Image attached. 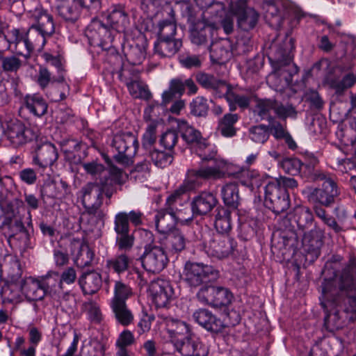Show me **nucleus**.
<instances>
[{"instance_id":"c03bdc74","label":"nucleus","mask_w":356,"mask_h":356,"mask_svg":"<svg viewBox=\"0 0 356 356\" xmlns=\"http://www.w3.org/2000/svg\"><path fill=\"white\" fill-rule=\"evenodd\" d=\"M111 308L119 323L127 326L132 323L134 315L128 309L126 302L111 303Z\"/></svg>"},{"instance_id":"3c124183","label":"nucleus","mask_w":356,"mask_h":356,"mask_svg":"<svg viewBox=\"0 0 356 356\" xmlns=\"http://www.w3.org/2000/svg\"><path fill=\"white\" fill-rule=\"evenodd\" d=\"M132 295L131 288L122 282L116 281L114 286V296L111 303L126 302V300Z\"/></svg>"},{"instance_id":"6e6552de","label":"nucleus","mask_w":356,"mask_h":356,"mask_svg":"<svg viewBox=\"0 0 356 356\" xmlns=\"http://www.w3.org/2000/svg\"><path fill=\"white\" fill-rule=\"evenodd\" d=\"M202 159L204 161H213V165L202 166L199 169L188 170L191 177L196 181L198 186L201 184L200 179H220L224 176V170L227 165L225 161L218 159H212L211 157H204Z\"/></svg>"},{"instance_id":"c756f323","label":"nucleus","mask_w":356,"mask_h":356,"mask_svg":"<svg viewBox=\"0 0 356 356\" xmlns=\"http://www.w3.org/2000/svg\"><path fill=\"white\" fill-rule=\"evenodd\" d=\"M132 264V259L126 253L118 254L106 260V268L118 275L127 271Z\"/></svg>"},{"instance_id":"473e14b6","label":"nucleus","mask_w":356,"mask_h":356,"mask_svg":"<svg viewBox=\"0 0 356 356\" xmlns=\"http://www.w3.org/2000/svg\"><path fill=\"white\" fill-rule=\"evenodd\" d=\"M46 294L51 298L58 296L62 292L63 286H60V275L58 272L49 271L45 275L40 277Z\"/></svg>"},{"instance_id":"0eeeda50","label":"nucleus","mask_w":356,"mask_h":356,"mask_svg":"<svg viewBox=\"0 0 356 356\" xmlns=\"http://www.w3.org/2000/svg\"><path fill=\"white\" fill-rule=\"evenodd\" d=\"M236 247V241L227 235L216 234L205 245L208 256L218 259H223L232 255Z\"/></svg>"},{"instance_id":"72a5a7b5","label":"nucleus","mask_w":356,"mask_h":356,"mask_svg":"<svg viewBox=\"0 0 356 356\" xmlns=\"http://www.w3.org/2000/svg\"><path fill=\"white\" fill-rule=\"evenodd\" d=\"M259 13L252 8H245L237 13L239 28L248 31L255 27L259 20Z\"/></svg>"},{"instance_id":"a211bd4d","label":"nucleus","mask_w":356,"mask_h":356,"mask_svg":"<svg viewBox=\"0 0 356 356\" xmlns=\"http://www.w3.org/2000/svg\"><path fill=\"white\" fill-rule=\"evenodd\" d=\"M58 158V149L51 143H45L40 145L33 156V162L41 168L51 166Z\"/></svg>"},{"instance_id":"6e6d98bb","label":"nucleus","mask_w":356,"mask_h":356,"mask_svg":"<svg viewBox=\"0 0 356 356\" xmlns=\"http://www.w3.org/2000/svg\"><path fill=\"white\" fill-rule=\"evenodd\" d=\"M149 157L154 165L159 168L168 166L172 163L173 159L171 154L157 149L150 151Z\"/></svg>"},{"instance_id":"13d9d810","label":"nucleus","mask_w":356,"mask_h":356,"mask_svg":"<svg viewBox=\"0 0 356 356\" xmlns=\"http://www.w3.org/2000/svg\"><path fill=\"white\" fill-rule=\"evenodd\" d=\"M1 296L4 302H17L19 298L18 286L15 284L3 285L1 288Z\"/></svg>"},{"instance_id":"de8ad7c7","label":"nucleus","mask_w":356,"mask_h":356,"mask_svg":"<svg viewBox=\"0 0 356 356\" xmlns=\"http://www.w3.org/2000/svg\"><path fill=\"white\" fill-rule=\"evenodd\" d=\"M125 55L129 63L133 65H139L146 56L145 45L131 44L126 51Z\"/></svg>"},{"instance_id":"a18cd8bd","label":"nucleus","mask_w":356,"mask_h":356,"mask_svg":"<svg viewBox=\"0 0 356 356\" xmlns=\"http://www.w3.org/2000/svg\"><path fill=\"white\" fill-rule=\"evenodd\" d=\"M48 37L36 30L33 26H30L27 31L26 45L29 49L33 51L35 49H42L46 44Z\"/></svg>"},{"instance_id":"ddd939ff","label":"nucleus","mask_w":356,"mask_h":356,"mask_svg":"<svg viewBox=\"0 0 356 356\" xmlns=\"http://www.w3.org/2000/svg\"><path fill=\"white\" fill-rule=\"evenodd\" d=\"M172 343L182 356H204L206 353L200 339L192 334L182 339H172Z\"/></svg>"},{"instance_id":"c85d7f7f","label":"nucleus","mask_w":356,"mask_h":356,"mask_svg":"<svg viewBox=\"0 0 356 356\" xmlns=\"http://www.w3.org/2000/svg\"><path fill=\"white\" fill-rule=\"evenodd\" d=\"M70 193L67 184L63 181H50L43 185L41 189L42 196L54 199H63Z\"/></svg>"},{"instance_id":"2eb2a0df","label":"nucleus","mask_w":356,"mask_h":356,"mask_svg":"<svg viewBox=\"0 0 356 356\" xmlns=\"http://www.w3.org/2000/svg\"><path fill=\"white\" fill-rule=\"evenodd\" d=\"M189 21L192 24L191 40L193 44H204L208 40L213 38V34L216 31L213 24L208 23L204 19L195 22L191 17L189 18Z\"/></svg>"},{"instance_id":"2f4dec72","label":"nucleus","mask_w":356,"mask_h":356,"mask_svg":"<svg viewBox=\"0 0 356 356\" xmlns=\"http://www.w3.org/2000/svg\"><path fill=\"white\" fill-rule=\"evenodd\" d=\"M107 24L117 33L124 32L129 25V19L124 10L114 9L107 17Z\"/></svg>"},{"instance_id":"a19ab883","label":"nucleus","mask_w":356,"mask_h":356,"mask_svg":"<svg viewBox=\"0 0 356 356\" xmlns=\"http://www.w3.org/2000/svg\"><path fill=\"white\" fill-rule=\"evenodd\" d=\"M166 325L171 341L175 339H182V337L191 334L188 325L184 321L168 318L166 320Z\"/></svg>"},{"instance_id":"8fccbe9b","label":"nucleus","mask_w":356,"mask_h":356,"mask_svg":"<svg viewBox=\"0 0 356 356\" xmlns=\"http://www.w3.org/2000/svg\"><path fill=\"white\" fill-rule=\"evenodd\" d=\"M294 219L299 229L304 232L312 225L314 217L308 208H300L296 211Z\"/></svg>"},{"instance_id":"864d4df0","label":"nucleus","mask_w":356,"mask_h":356,"mask_svg":"<svg viewBox=\"0 0 356 356\" xmlns=\"http://www.w3.org/2000/svg\"><path fill=\"white\" fill-rule=\"evenodd\" d=\"M222 97H225L227 102H234L237 106L243 109L247 108L249 106L250 102V99L249 97L234 92L229 84L228 85L227 91H224Z\"/></svg>"},{"instance_id":"bf43d9fd","label":"nucleus","mask_w":356,"mask_h":356,"mask_svg":"<svg viewBox=\"0 0 356 356\" xmlns=\"http://www.w3.org/2000/svg\"><path fill=\"white\" fill-rule=\"evenodd\" d=\"M191 113L196 116H205L209 110L207 100L201 96L195 97L190 104Z\"/></svg>"},{"instance_id":"052dcab7","label":"nucleus","mask_w":356,"mask_h":356,"mask_svg":"<svg viewBox=\"0 0 356 356\" xmlns=\"http://www.w3.org/2000/svg\"><path fill=\"white\" fill-rule=\"evenodd\" d=\"M241 182L246 186L259 187L261 185V175L255 170H243L241 172Z\"/></svg>"},{"instance_id":"58836bf2","label":"nucleus","mask_w":356,"mask_h":356,"mask_svg":"<svg viewBox=\"0 0 356 356\" xmlns=\"http://www.w3.org/2000/svg\"><path fill=\"white\" fill-rule=\"evenodd\" d=\"M216 211L215 227L218 234L225 235L232 229L231 212L223 207H218Z\"/></svg>"},{"instance_id":"412c9836","label":"nucleus","mask_w":356,"mask_h":356,"mask_svg":"<svg viewBox=\"0 0 356 356\" xmlns=\"http://www.w3.org/2000/svg\"><path fill=\"white\" fill-rule=\"evenodd\" d=\"M195 79L203 88L213 90L218 97H222L224 91L228 90L229 84L213 74L199 72L195 75Z\"/></svg>"},{"instance_id":"603ef678","label":"nucleus","mask_w":356,"mask_h":356,"mask_svg":"<svg viewBox=\"0 0 356 356\" xmlns=\"http://www.w3.org/2000/svg\"><path fill=\"white\" fill-rule=\"evenodd\" d=\"M276 101L271 99H258L256 102L255 112L261 119L273 118L270 115L271 110L275 111Z\"/></svg>"},{"instance_id":"69168bd1","label":"nucleus","mask_w":356,"mask_h":356,"mask_svg":"<svg viewBox=\"0 0 356 356\" xmlns=\"http://www.w3.org/2000/svg\"><path fill=\"white\" fill-rule=\"evenodd\" d=\"M22 65V61L15 56L1 58V67L4 72H17Z\"/></svg>"},{"instance_id":"4468645a","label":"nucleus","mask_w":356,"mask_h":356,"mask_svg":"<svg viewBox=\"0 0 356 356\" xmlns=\"http://www.w3.org/2000/svg\"><path fill=\"white\" fill-rule=\"evenodd\" d=\"M157 109L158 106L149 105L144 111V119L148 123L143 136V146L145 149L152 147L156 140V129L159 123L156 113Z\"/></svg>"},{"instance_id":"5701e85b","label":"nucleus","mask_w":356,"mask_h":356,"mask_svg":"<svg viewBox=\"0 0 356 356\" xmlns=\"http://www.w3.org/2000/svg\"><path fill=\"white\" fill-rule=\"evenodd\" d=\"M79 283L84 294L92 295L101 289L102 277L96 271H88L80 276Z\"/></svg>"},{"instance_id":"7ed1b4c3","label":"nucleus","mask_w":356,"mask_h":356,"mask_svg":"<svg viewBox=\"0 0 356 356\" xmlns=\"http://www.w3.org/2000/svg\"><path fill=\"white\" fill-rule=\"evenodd\" d=\"M112 146L118 152L114 155V159L120 164L129 165L136 153L138 143L137 138L131 132H122L114 136Z\"/></svg>"},{"instance_id":"9b49d317","label":"nucleus","mask_w":356,"mask_h":356,"mask_svg":"<svg viewBox=\"0 0 356 356\" xmlns=\"http://www.w3.org/2000/svg\"><path fill=\"white\" fill-rule=\"evenodd\" d=\"M6 135L12 145L18 147L30 142L37 137V134L27 128L19 120L10 121L7 127Z\"/></svg>"},{"instance_id":"f257e3e1","label":"nucleus","mask_w":356,"mask_h":356,"mask_svg":"<svg viewBox=\"0 0 356 356\" xmlns=\"http://www.w3.org/2000/svg\"><path fill=\"white\" fill-rule=\"evenodd\" d=\"M321 288L319 300L326 330L334 332L356 320V258L334 277L325 279Z\"/></svg>"},{"instance_id":"c9c22d12","label":"nucleus","mask_w":356,"mask_h":356,"mask_svg":"<svg viewBox=\"0 0 356 356\" xmlns=\"http://www.w3.org/2000/svg\"><path fill=\"white\" fill-rule=\"evenodd\" d=\"M199 186L187 172L186 177L183 183L167 198L166 207H173L174 204L184 193L194 190Z\"/></svg>"},{"instance_id":"f03ea898","label":"nucleus","mask_w":356,"mask_h":356,"mask_svg":"<svg viewBox=\"0 0 356 356\" xmlns=\"http://www.w3.org/2000/svg\"><path fill=\"white\" fill-rule=\"evenodd\" d=\"M181 276L190 287L197 288L216 280L219 277V272L212 266L186 261Z\"/></svg>"},{"instance_id":"cd10ccee","label":"nucleus","mask_w":356,"mask_h":356,"mask_svg":"<svg viewBox=\"0 0 356 356\" xmlns=\"http://www.w3.org/2000/svg\"><path fill=\"white\" fill-rule=\"evenodd\" d=\"M161 243L172 252H180L185 249L186 238L178 229H174L161 238Z\"/></svg>"},{"instance_id":"79ce46f5","label":"nucleus","mask_w":356,"mask_h":356,"mask_svg":"<svg viewBox=\"0 0 356 356\" xmlns=\"http://www.w3.org/2000/svg\"><path fill=\"white\" fill-rule=\"evenodd\" d=\"M35 81L42 90H44L54 82L63 83L65 78L63 73L58 74L57 77H54L47 67L40 66Z\"/></svg>"},{"instance_id":"39448f33","label":"nucleus","mask_w":356,"mask_h":356,"mask_svg":"<svg viewBox=\"0 0 356 356\" xmlns=\"http://www.w3.org/2000/svg\"><path fill=\"white\" fill-rule=\"evenodd\" d=\"M192 221V216L189 215L187 218L182 216L181 211H175L174 208L166 207L157 211L155 216V226L157 231L166 235L172 232L175 224L181 225H187Z\"/></svg>"},{"instance_id":"49530a36","label":"nucleus","mask_w":356,"mask_h":356,"mask_svg":"<svg viewBox=\"0 0 356 356\" xmlns=\"http://www.w3.org/2000/svg\"><path fill=\"white\" fill-rule=\"evenodd\" d=\"M314 181H323L322 188L326 189L327 193L332 191L334 200L339 195L340 190L338 188L337 184L330 175L323 172H315L314 174ZM328 194L330 195V193Z\"/></svg>"},{"instance_id":"6ab92c4d","label":"nucleus","mask_w":356,"mask_h":356,"mask_svg":"<svg viewBox=\"0 0 356 356\" xmlns=\"http://www.w3.org/2000/svg\"><path fill=\"white\" fill-rule=\"evenodd\" d=\"M193 317L196 323L210 332L218 333L222 332L225 327L221 320L206 309L196 310L193 313Z\"/></svg>"},{"instance_id":"09e8293b","label":"nucleus","mask_w":356,"mask_h":356,"mask_svg":"<svg viewBox=\"0 0 356 356\" xmlns=\"http://www.w3.org/2000/svg\"><path fill=\"white\" fill-rule=\"evenodd\" d=\"M213 305L216 307H221L229 305L233 296L231 291L225 287L216 286Z\"/></svg>"},{"instance_id":"5fc2aeb1","label":"nucleus","mask_w":356,"mask_h":356,"mask_svg":"<svg viewBox=\"0 0 356 356\" xmlns=\"http://www.w3.org/2000/svg\"><path fill=\"white\" fill-rule=\"evenodd\" d=\"M354 83V76L348 74L343 76L341 80H332L330 85L331 88L334 90L337 95H341L346 90L353 86Z\"/></svg>"},{"instance_id":"aec40b11","label":"nucleus","mask_w":356,"mask_h":356,"mask_svg":"<svg viewBox=\"0 0 356 356\" xmlns=\"http://www.w3.org/2000/svg\"><path fill=\"white\" fill-rule=\"evenodd\" d=\"M216 196L209 192H202L195 196L191 202V210L195 216H204L209 213L216 205Z\"/></svg>"},{"instance_id":"bb28decb","label":"nucleus","mask_w":356,"mask_h":356,"mask_svg":"<svg viewBox=\"0 0 356 356\" xmlns=\"http://www.w3.org/2000/svg\"><path fill=\"white\" fill-rule=\"evenodd\" d=\"M182 46V42L178 39L159 38L154 43V53L160 57H171Z\"/></svg>"},{"instance_id":"ea45409f","label":"nucleus","mask_w":356,"mask_h":356,"mask_svg":"<svg viewBox=\"0 0 356 356\" xmlns=\"http://www.w3.org/2000/svg\"><path fill=\"white\" fill-rule=\"evenodd\" d=\"M326 189L323 188H315L309 190L307 197L308 201L313 203H318L322 206L330 207L334 202L333 194H328ZM330 193H333L331 191Z\"/></svg>"},{"instance_id":"f704fd0d","label":"nucleus","mask_w":356,"mask_h":356,"mask_svg":"<svg viewBox=\"0 0 356 356\" xmlns=\"http://www.w3.org/2000/svg\"><path fill=\"white\" fill-rule=\"evenodd\" d=\"M129 94L134 98H139L148 100L151 98L152 94L147 85L138 79L125 78L124 80Z\"/></svg>"},{"instance_id":"37998d69","label":"nucleus","mask_w":356,"mask_h":356,"mask_svg":"<svg viewBox=\"0 0 356 356\" xmlns=\"http://www.w3.org/2000/svg\"><path fill=\"white\" fill-rule=\"evenodd\" d=\"M237 114L227 113L220 120L218 131L225 137H232L236 134L235 123L238 120Z\"/></svg>"},{"instance_id":"4c0bfd02","label":"nucleus","mask_w":356,"mask_h":356,"mask_svg":"<svg viewBox=\"0 0 356 356\" xmlns=\"http://www.w3.org/2000/svg\"><path fill=\"white\" fill-rule=\"evenodd\" d=\"M179 131L183 139L186 143L195 144L200 147L207 146V141L202 138L200 132L186 122L179 124Z\"/></svg>"},{"instance_id":"4d7b16f0","label":"nucleus","mask_w":356,"mask_h":356,"mask_svg":"<svg viewBox=\"0 0 356 356\" xmlns=\"http://www.w3.org/2000/svg\"><path fill=\"white\" fill-rule=\"evenodd\" d=\"M54 300L59 302L60 306L65 309L67 312H72L76 306L75 298L67 291H64L63 289L62 292L58 294V296L53 297Z\"/></svg>"},{"instance_id":"e433bc0d","label":"nucleus","mask_w":356,"mask_h":356,"mask_svg":"<svg viewBox=\"0 0 356 356\" xmlns=\"http://www.w3.org/2000/svg\"><path fill=\"white\" fill-rule=\"evenodd\" d=\"M221 197L226 206L236 209L240 202L238 185L234 182L224 185L221 188Z\"/></svg>"},{"instance_id":"f8f14e48","label":"nucleus","mask_w":356,"mask_h":356,"mask_svg":"<svg viewBox=\"0 0 356 356\" xmlns=\"http://www.w3.org/2000/svg\"><path fill=\"white\" fill-rule=\"evenodd\" d=\"M103 191L102 186L96 183H88L82 188V201L90 215H96L102 204Z\"/></svg>"},{"instance_id":"0e129e2a","label":"nucleus","mask_w":356,"mask_h":356,"mask_svg":"<svg viewBox=\"0 0 356 356\" xmlns=\"http://www.w3.org/2000/svg\"><path fill=\"white\" fill-rule=\"evenodd\" d=\"M252 140L258 143H264L269 138L268 127L264 125L255 126L250 129Z\"/></svg>"},{"instance_id":"e2e57ef3","label":"nucleus","mask_w":356,"mask_h":356,"mask_svg":"<svg viewBox=\"0 0 356 356\" xmlns=\"http://www.w3.org/2000/svg\"><path fill=\"white\" fill-rule=\"evenodd\" d=\"M216 286L204 284L196 294L197 298L202 303L213 305Z\"/></svg>"},{"instance_id":"9d476101","label":"nucleus","mask_w":356,"mask_h":356,"mask_svg":"<svg viewBox=\"0 0 356 356\" xmlns=\"http://www.w3.org/2000/svg\"><path fill=\"white\" fill-rule=\"evenodd\" d=\"M149 293L157 307H164L175 296L173 287L169 281L157 279L150 283Z\"/></svg>"},{"instance_id":"dca6fc26","label":"nucleus","mask_w":356,"mask_h":356,"mask_svg":"<svg viewBox=\"0 0 356 356\" xmlns=\"http://www.w3.org/2000/svg\"><path fill=\"white\" fill-rule=\"evenodd\" d=\"M31 13L35 21L31 26L47 37L51 36L55 31L52 15L40 6L36 7Z\"/></svg>"},{"instance_id":"393cba45","label":"nucleus","mask_w":356,"mask_h":356,"mask_svg":"<svg viewBox=\"0 0 356 356\" xmlns=\"http://www.w3.org/2000/svg\"><path fill=\"white\" fill-rule=\"evenodd\" d=\"M232 56L230 43L227 40H220L211 43L210 46V58L213 63H224Z\"/></svg>"},{"instance_id":"4be33fe9","label":"nucleus","mask_w":356,"mask_h":356,"mask_svg":"<svg viewBox=\"0 0 356 356\" xmlns=\"http://www.w3.org/2000/svg\"><path fill=\"white\" fill-rule=\"evenodd\" d=\"M323 237L324 232L316 226L304 234L302 243L308 253H311L315 257H318L323 243Z\"/></svg>"},{"instance_id":"f3484780","label":"nucleus","mask_w":356,"mask_h":356,"mask_svg":"<svg viewBox=\"0 0 356 356\" xmlns=\"http://www.w3.org/2000/svg\"><path fill=\"white\" fill-rule=\"evenodd\" d=\"M143 214L139 211L132 210L129 213L126 211L118 212L114 218V230L116 234H124L129 232V222L138 226L143 223Z\"/></svg>"},{"instance_id":"20e7f679","label":"nucleus","mask_w":356,"mask_h":356,"mask_svg":"<svg viewBox=\"0 0 356 356\" xmlns=\"http://www.w3.org/2000/svg\"><path fill=\"white\" fill-rule=\"evenodd\" d=\"M264 204L275 213L286 211L290 205L288 192L282 188L277 180L272 179L265 186Z\"/></svg>"},{"instance_id":"338daca9","label":"nucleus","mask_w":356,"mask_h":356,"mask_svg":"<svg viewBox=\"0 0 356 356\" xmlns=\"http://www.w3.org/2000/svg\"><path fill=\"white\" fill-rule=\"evenodd\" d=\"M83 309L88 313L90 318L95 322H99L102 314L97 303L92 300L85 302L83 304Z\"/></svg>"},{"instance_id":"680f3d73","label":"nucleus","mask_w":356,"mask_h":356,"mask_svg":"<svg viewBox=\"0 0 356 356\" xmlns=\"http://www.w3.org/2000/svg\"><path fill=\"white\" fill-rule=\"evenodd\" d=\"M94 254L88 245L79 244V252L76 258L77 265L84 267L89 266L92 259Z\"/></svg>"},{"instance_id":"1a4fd4ad","label":"nucleus","mask_w":356,"mask_h":356,"mask_svg":"<svg viewBox=\"0 0 356 356\" xmlns=\"http://www.w3.org/2000/svg\"><path fill=\"white\" fill-rule=\"evenodd\" d=\"M108 26L97 19H93L88 26L86 34L91 40L97 41V44L102 47H108L113 42L117 32Z\"/></svg>"},{"instance_id":"b1692460","label":"nucleus","mask_w":356,"mask_h":356,"mask_svg":"<svg viewBox=\"0 0 356 356\" xmlns=\"http://www.w3.org/2000/svg\"><path fill=\"white\" fill-rule=\"evenodd\" d=\"M58 15L66 21L75 22L81 8L79 0H56Z\"/></svg>"},{"instance_id":"423d86ee","label":"nucleus","mask_w":356,"mask_h":356,"mask_svg":"<svg viewBox=\"0 0 356 356\" xmlns=\"http://www.w3.org/2000/svg\"><path fill=\"white\" fill-rule=\"evenodd\" d=\"M143 268L147 272L159 273L166 266L168 259L162 247L147 244L140 257Z\"/></svg>"},{"instance_id":"774afa93","label":"nucleus","mask_w":356,"mask_h":356,"mask_svg":"<svg viewBox=\"0 0 356 356\" xmlns=\"http://www.w3.org/2000/svg\"><path fill=\"white\" fill-rule=\"evenodd\" d=\"M176 24L171 21H164L159 26V38L175 39Z\"/></svg>"},{"instance_id":"7c9ffc66","label":"nucleus","mask_w":356,"mask_h":356,"mask_svg":"<svg viewBox=\"0 0 356 356\" xmlns=\"http://www.w3.org/2000/svg\"><path fill=\"white\" fill-rule=\"evenodd\" d=\"M24 104L30 113L38 117L44 115L47 111V102L42 96L38 94L26 95Z\"/></svg>"},{"instance_id":"a878e982","label":"nucleus","mask_w":356,"mask_h":356,"mask_svg":"<svg viewBox=\"0 0 356 356\" xmlns=\"http://www.w3.org/2000/svg\"><path fill=\"white\" fill-rule=\"evenodd\" d=\"M22 291L31 300H41L47 295L40 278H27L22 286Z\"/></svg>"}]
</instances>
